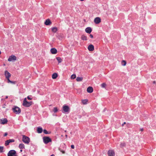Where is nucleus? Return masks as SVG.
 Returning <instances> with one entry per match:
<instances>
[{
	"label": "nucleus",
	"mask_w": 156,
	"mask_h": 156,
	"mask_svg": "<svg viewBox=\"0 0 156 156\" xmlns=\"http://www.w3.org/2000/svg\"><path fill=\"white\" fill-rule=\"evenodd\" d=\"M32 102L31 101L28 102L27 101L26 98H25L24 99L23 101V105L24 106L26 107H29L32 105Z\"/></svg>",
	"instance_id": "1"
},
{
	"label": "nucleus",
	"mask_w": 156,
	"mask_h": 156,
	"mask_svg": "<svg viewBox=\"0 0 156 156\" xmlns=\"http://www.w3.org/2000/svg\"><path fill=\"white\" fill-rule=\"evenodd\" d=\"M22 141L25 144H28L30 142V139L28 137L25 135H23Z\"/></svg>",
	"instance_id": "2"
},
{
	"label": "nucleus",
	"mask_w": 156,
	"mask_h": 156,
	"mask_svg": "<svg viewBox=\"0 0 156 156\" xmlns=\"http://www.w3.org/2000/svg\"><path fill=\"white\" fill-rule=\"evenodd\" d=\"M12 110L13 112L15 113L16 114H19L21 112L20 109L18 107H15L14 108H12Z\"/></svg>",
	"instance_id": "3"
},
{
	"label": "nucleus",
	"mask_w": 156,
	"mask_h": 156,
	"mask_svg": "<svg viewBox=\"0 0 156 156\" xmlns=\"http://www.w3.org/2000/svg\"><path fill=\"white\" fill-rule=\"evenodd\" d=\"M8 156H18L16 154V152L14 150H10L8 153Z\"/></svg>",
	"instance_id": "4"
},
{
	"label": "nucleus",
	"mask_w": 156,
	"mask_h": 156,
	"mask_svg": "<svg viewBox=\"0 0 156 156\" xmlns=\"http://www.w3.org/2000/svg\"><path fill=\"white\" fill-rule=\"evenodd\" d=\"M44 142L47 144L51 141V139L48 137H44L43 138Z\"/></svg>",
	"instance_id": "5"
},
{
	"label": "nucleus",
	"mask_w": 156,
	"mask_h": 156,
	"mask_svg": "<svg viewBox=\"0 0 156 156\" xmlns=\"http://www.w3.org/2000/svg\"><path fill=\"white\" fill-rule=\"evenodd\" d=\"M63 110L65 113H68L70 110V109L68 106L64 105L63 106Z\"/></svg>",
	"instance_id": "6"
},
{
	"label": "nucleus",
	"mask_w": 156,
	"mask_h": 156,
	"mask_svg": "<svg viewBox=\"0 0 156 156\" xmlns=\"http://www.w3.org/2000/svg\"><path fill=\"white\" fill-rule=\"evenodd\" d=\"M16 56L14 55H12L9 57L8 60L9 62H11L15 61L16 60Z\"/></svg>",
	"instance_id": "7"
},
{
	"label": "nucleus",
	"mask_w": 156,
	"mask_h": 156,
	"mask_svg": "<svg viewBox=\"0 0 156 156\" xmlns=\"http://www.w3.org/2000/svg\"><path fill=\"white\" fill-rule=\"evenodd\" d=\"M8 120L7 119H0V123L2 124H5L7 123Z\"/></svg>",
	"instance_id": "8"
},
{
	"label": "nucleus",
	"mask_w": 156,
	"mask_h": 156,
	"mask_svg": "<svg viewBox=\"0 0 156 156\" xmlns=\"http://www.w3.org/2000/svg\"><path fill=\"white\" fill-rule=\"evenodd\" d=\"M5 75L7 80L9 79L11 76V74L7 70L5 71Z\"/></svg>",
	"instance_id": "9"
},
{
	"label": "nucleus",
	"mask_w": 156,
	"mask_h": 156,
	"mask_svg": "<svg viewBox=\"0 0 156 156\" xmlns=\"http://www.w3.org/2000/svg\"><path fill=\"white\" fill-rule=\"evenodd\" d=\"M101 22V20L99 17H97L95 18L94 22L96 24H98Z\"/></svg>",
	"instance_id": "10"
},
{
	"label": "nucleus",
	"mask_w": 156,
	"mask_h": 156,
	"mask_svg": "<svg viewBox=\"0 0 156 156\" xmlns=\"http://www.w3.org/2000/svg\"><path fill=\"white\" fill-rule=\"evenodd\" d=\"M88 49L89 51H93L94 50V45L91 44L89 45L88 47Z\"/></svg>",
	"instance_id": "11"
},
{
	"label": "nucleus",
	"mask_w": 156,
	"mask_h": 156,
	"mask_svg": "<svg viewBox=\"0 0 156 156\" xmlns=\"http://www.w3.org/2000/svg\"><path fill=\"white\" fill-rule=\"evenodd\" d=\"M108 156H114L115 153L112 150H110L108 152Z\"/></svg>",
	"instance_id": "12"
},
{
	"label": "nucleus",
	"mask_w": 156,
	"mask_h": 156,
	"mask_svg": "<svg viewBox=\"0 0 156 156\" xmlns=\"http://www.w3.org/2000/svg\"><path fill=\"white\" fill-rule=\"evenodd\" d=\"M44 24L46 25H50L51 24V22L49 19H48L45 21Z\"/></svg>",
	"instance_id": "13"
},
{
	"label": "nucleus",
	"mask_w": 156,
	"mask_h": 156,
	"mask_svg": "<svg viewBox=\"0 0 156 156\" xmlns=\"http://www.w3.org/2000/svg\"><path fill=\"white\" fill-rule=\"evenodd\" d=\"M93 89L91 87H88L87 89V91L89 93H91L93 92Z\"/></svg>",
	"instance_id": "14"
},
{
	"label": "nucleus",
	"mask_w": 156,
	"mask_h": 156,
	"mask_svg": "<svg viewBox=\"0 0 156 156\" xmlns=\"http://www.w3.org/2000/svg\"><path fill=\"white\" fill-rule=\"evenodd\" d=\"M92 31V29L90 27H87L85 29V31L86 33L90 34Z\"/></svg>",
	"instance_id": "15"
},
{
	"label": "nucleus",
	"mask_w": 156,
	"mask_h": 156,
	"mask_svg": "<svg viewBox=\"0 0 156 156\" xmlns=\"http://www.w3.org/2000/svg\"><path fill=\"white\" fill-rule=\"evenodd\" d=\"M51 52L52 54H55L57 53V50L55 48H52L51 49Z\"/></svg>",
	"instance_id": "16"
},
{
	"label": "nucleus",
	"mask_w": 156,
	"mask_h": 156,
	"mask_svg": "<svg viewBox=\"0 0 156 156\" xmlns=\"http://www.w3.org/2000/svg\"><path fill=\"white\" fill-rule=\"evenodd\" d=\"M43 131L41 127H39L37 128V132L38 133H41Z\"/></svg>",
	"instance_id": "17"
},
{
	"label": "nucleus",
	"mask_w": 156,
	"mask_h": 156,
	"mask_svg": "<svg viewBox=\"0 0 156 156\" xmlns=\"http://www.w3.org/2000/svg\"><path fill=\"white\" fill-rule=\"evenodd\" d=\"M19 148L20 149H23L25 148V146L23 144H20L19 145Z\"/></svg>",
	"instance_id": "18"
},
{
	"label": "nucleus",
	"mask_w": 156,
	"mask_h": 156,
	"mask_svg": "<svg viewBox=\"0 0 156 156\" xmlns=\"http://www.w3.org/2000/svg\"><path fill=\"white\" fill-rule=\"evenodd\" d=\"M57 76L58 75L57 73H55L52 74V79H55L57 77Z\"/></svg>",
	"instance_id": "19"
},
{
	"label": "nucleus",
	"mask_w": 156,
	"mask_h": 156,
	"mask_svg": "<svg viewBox=\"0 0 156 156\" xmlns=\"http://www.w3.org/2000/svg\"><path fill=\"white\" fill-rule=\"evenodd\" d=\"M52 31L54 33H55L57 30V28L56 27H54L51 29Z\"/></svg>",
	"instance_id": "20"
},
{
	"label": "nucleus",
	"mask_w": 156,
	"mask_h": 156,
	"mask_svg": "<svg viewBox=\"0 0 156 156\" xmlns=\"http://www.w3.org/2000/svg\"><path fill=\"white\" fill-rule=\"evenodd\" d=\"M87 101L88 100L87 99L83 100L82 101V103L84 105H86L87 104Z\"/></svg>",
	"instance_id": "21"
},
{
	"label": "nucleus",
	"mask_w": 156,
	"mask_h": 156,
	"mask_svg": "<svg viewBox=\"0 0 156 156\" xmlns=\"http://www.w3.org/2000/svg\"><path fill=\"white\" fill-rule=\"evenodd\" d=\"M83 79L82 77H77L76 79V80L77 81H81Z\"/></svg>",
	"instance_id": "22"
},
{
	"label": "nucleus",
	"mask_w": 156,
	"mask_h": 156,
	"mask_svg": "<svg viewBox=\"0 0 156 156\" xmlns=\"http://www.w3.org/2000/svg\"><path fill=\"white\" fill-rule=\"evenodd\" d=\"M7 80H8V83H10L13 84H15L16 83V81H11L9 79H7Z\"/></svg>",
	"instance_id": "23"
},
{
	"label": "nucleus",
	"mask_w": 156,
	"mask_h": 156,
	"mask_svg": "<svg viewBox=\"0 0 156 156\" xmlns=\"http://www.w3.org/2000/svg\"><path fill=\"white\" fill-rule=\"evenodd\" d=\"M81 39L83 40H87V37L84 35H83L81 36Z\"/></svg>",
	"instance_id": "24"
},
{
	"label": "nucleus",
	"mask_w": 156,
	"mask_h": 156,
	"mask_svg": "<svg viewBox=\"0 0 156 156\" xmlns=\"http://www.w3.org/2000/svg\"><path fill=\"white\" fill-rule=\"evenodd\" d=\"M56 59L59 63H61L62 62V60L61 58L59 57H57Z\"/></svg>",
	"instance_id": "25"
},
{
	"label": "nucleus",
	"mask_w": 156,
	"mask_h": 156,
	"mask_svg": "<svg viewBox=\"0 0 156 156\" xmlns=\"http://www.w3.org/2000/svg\"><path fill=\"white\" fill-rule=\"evenodd\" d=\"M122 66H125L126 65V62L124 60H122L121 62Z\"/></svg>",
	"instance_id": "26"
},
{
	"label": "nucleus",
	"mask_w": 156,
	"mask_h": 156,
	"mask_svg": "<svg viewBox=\"0 0 156 156\" xmlns=\"http://www.w3.org/2000/svg\"><path fill=\"white\" fill-rule=\"evenodd\" d=\"M76 78V75L75 74H73L71 76V79H74Z\"/></svg>",
	"instance_id": "27"
},
{
	"label": "nucleus",
	"mask_w": 156,
	"mask_h": 156,
	"mask_svg": "<svg viewBox=\"0 0 156 156\" xmlns=\"http://www.w3.org/2000/svg\"><path fill=\"white\" fill-rule=\"evenodd\" d=\"M3 147L0 146V152L2 153L3 152Z\"/></svg>",
	"instance_id": "28"
},
{
	"label": "nucleus",
	"mask_w": 156,
	"mask_h": 156,
	"mask_svg": "<svg viewBox=\"0 0 156 156\" xmlns=\"http://www.w3.org/2000/svg\"><path fill=\"white\" fill-rule=\"evenodd\" d=\"M9 143H11V142H13L15 141V140L13 139H9V140H8Z\"/></svg>",
	"instance_id": "29"
},
{
	"label": "nucleus",
	"mask_w": 156,
	"mask_h": 156,
	"mask_svg": "<svg viewBox=\"0 0 156 156\" xmlns=\"http://www.w3.org/2000/svg\"><path fill=\"white\" fill-rule=\"evenodd\" d=\"M53 111L55 113L57 112L58 111V109H57V108L56 107L54 108L53 110Z\"/></svg>",
	"instance_id": "30"
},
{
	"label": "nucleus",
	"mask_w": 156,
	"mask_h": 156,
	"mask_svg": "<svg viewBox=\"0 0 156 156\" xmlns=\"http://www.w3.org/2000/svg\"><path fill=\"white\" fill-rule=\"evenodd\" d=\"M9 143H10L9 142V141H8V140H7L5 141V146H7V145H8Z\"/></svg>",
	"instance_id": "31"
},
{
	"label": "nucleus",
	"mask_w": 156,
	"mask_h": 156,
	"mask_svg": "<svg viewBox=\"0 0 156 156\" xmlns=\"http://www.w3.org/2000/svg\"><path fill=\"white\" fill-rule=\"evenodd\" d=\"M106 84L105 83H103L101 85V86L102 87L104 88L105 87Z\"/></svg>",
	"instance_id": "32"
},
{
	"label": "nucleus",
	"mask_w": 156,
	"mask_h": 156,
	"mask_svg": "<svg viewBox=\"0 0 156 156\" xmlns=\"http://www.w3.org/2000/svg\"><path fill=\"white\" fill-rule=\"evenodd\" d=\"M125 144L124 143H121L120 144V147H122L125 146Z\"/></svg>",
	"instance_id": "33"
},
{
	"label": "nucleus",
	"mask_w": 156,
	"mask_h": 156,
	"mask_svg": "<svg viewBox=\"0 0 156 156\" xmlns=\"http://www.w3.org/2000/svg\"><path fill=\"white\" fill-rule=\"evenodd\" d=\"M44 133L46 134H48V132L45 129H44L43 131Z\"/></svg>",
	"instance_id": "34"
},
{
	"label": "nucleus",
	"mask_w": 156,
	"mask_h": 156,
	"mask_svg": "<svg viewBox=\"0 0 156 156\" xmlns=\"http://www.w3.org/2000/svg\"><path fill=\"white\" fill-rule=\"evenodd\" d=\"M59 150L63 154H65V151H62V150H61L60 148H59Z\"/></svg>",
	"instance_id": "35"
},
{
	"label": "nucleus",
	"mask_w": 156,
	"mask_h": 156,
	"mask_svg": "<svg viewBox=\"0 0 156 156\" xmlns=\"http://www.w3.org/2000/svg\"><path fill=\"white\" fill-rule=\"evenodd\" d=\"M30 97H31V96H28L27 97V98L29 100H31L32 98H30Z\"/></svg>",
	"instance_id": "36"
},
{
	"label": "nucleus",
	"mask_w": 156,
	"mask_h": 156,
	"mask_svg": "<svg viewBox=\"0 0 156 156\" xmlns=\"http://www.w3.org/2000/svg\"><path fill=\"white\" fill-rule=\"evenodd\" d=\"M71 148L72 149H74V146L73 145H72L71 146Z\"/></svg>",
	"instance_id": "37"
},
{
	"label": "nucleus",
	"mask_w": 156,
	"mask_h": 156,
	"mask_svg": "<svg viewBox=\"0 0 156 156\" xmlns=\"http://www.w3.org/2000/svg\"><path fill=\"white\" fill-rule=\"evenodd\" d=\"M90 37L91 38H93V35L91 34L90 35Z\"/></svg>",
	"instance_id": "38"
},
{
	"label": "nucleus",
	"mask_w": 156,
	"mask_h": 156,
	"mask_svg": "<svg viewBox=\"0 0 156 156\" xmlns=\"http://www.w3.org/2000/svg\"><path fill=\"white\" fill-rule=\"evenodd\" d=\"M8 134H7V133H5L4 135V136H6Z\"/></svg>",
	"instance_id": "39"
},
{
	"label": "nucleus",
	"mask_w": 156,
	"mask_h": 156,
	"mask_svg": "<svg viewBox=\"0 0 156 156\" xmlns=\"http://www.w3.org/2000/svg\"><path fill=\"white\" fill-rule=\"evenodd\" d=\"M126 124V122H124L123 123L122 125V126H123V125H124V124Z\"/></svg>",
	"instance_id": "40"
},
{
	"label": "nucleus",
	"mask_w": 156,
	"mask_h": 156,
	"mask_svg": "<svg viewBox=\"0 0 156 156\" xmlns=\"http://www.w3.org/2000/svg\"><path fill=\"white\" fill-rule=\"evenodd\" d=\"M140 130L141 131H143V128H141L140 129Z\"/></svg>",
	"instance_id": "41"
},
{
	"label": "nucleus",
	"mask_w": 156,
	"mask_h": 156,
	"mask_svg": "<svg viewBox=\"0 0 156 156\" xmlns=\"http://www.w3.org/2000/svg\"><path fill=\"white\" fill-rule=\"evenodd\" d=\"M8 98V97L7 96H6L5 97V98L7 99Z\"/></svg>",
	"instance_id": "42"
},
{
	"label": "nucleus",
	"mask_w": 156,
	"mask_h": 156,
	"mask_svg": "<svg viewBox=\"0 0 156 156\" xmlns=\"http://www.w3.org/2000/svg\"><path fill=\"white\" fill-rule=\"evenodd\" d=\"M65 136H66V138H67V135H66Z\"/></svg>",
	"instance_id": "43"
},
{
	"label": "nucleus",
	"mask_w": 156,
	"mask_h": 156,
	"mask_svg": "<svg viewBox=\"0 0 156 156\" xmlns=\"http://www.w3.org/2000/svg\"><path fill=\"white\" fill-rule=\"evenodd\" d=\"M153 83L154 84H155V81H154L153 82Z\"/></svg>",
	"instance_id": "44"
},
{
	"label": "nucleus",
	"mask_w": 156,
	"mask_h": 156,
	"mask_svg": "<svg viewBox=\"0 0 156 156\" xmlns=\"http://www.w3.org/2000/svg\"><path fill=\"white\" fill-rule=\"evenodd\" d=\"M51 156H55L54 154H52L51 155Z\"/></svg>",
	"instance_id": "45"
},
{
	"label": "nucleus",
	"mask_w": 156,
	"mask_h": 156,
	"mask_svg": "<svg viewBox=\"0 0 156 156\" xmlns=\"http://www.w3.org/2000/svg\"><path fill=\"white\" fill-rule=\"evenodd\" d=\"M20 152H22V150H20Z\"/></svg>",
	"instance_id": "46"
},
{
	"label": "nucleus",
	"mask_w": 156,
	"mask_h": 156,
	"mask_svg": "<svg viewBox=\"0 0 156 156\" xmlns=\"http://www.w3.org/2000/svg\"><path fill=\"white\" fill-rule=\"evenodd\" d=\"M80 1H84V0H80Z\"/></svg>",
	"instance_id": "47"
},
{
	"label": "nucleus",
	"mask_w": 156,
	"mask_h": 156,
	"mask_svg": "<svg viewBox=\"0 0 156 156\" xmlns=\"http://www.w3.org/2000/svg\"><path fill=\"white\" fill-rule=\"evenodd\" d=\"M66 132V130H65V132Z\"/></svg>",
	"instance_id": "48"
},
{
	"label": "nucleus",
	"mask_w": 156,
	"mask_h": 156,
	"mask_svg": "<svg viewBox=\"0 0 156 156\" xmlns=\"http://www.w3.org/2000/svg\"><path fill=\"white\" fill-rule=\"evenodd\" d=\"M23 156H25V155H23Z\"/></svg>",
	"instance_id": "49"
}]
</instances>
